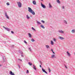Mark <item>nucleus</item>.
<instances>
[{
    "mask_svg": "<svg viewBox=\"0 0 75 75\" xmlns=\"http://www.w3.org/2000/svg\"><path fill=\"white\" fill-rule=\"evenodd\" d=\"M28 11H29V12H30V13H32L33 15H35V12H34V11L31 8L28 7Z\"/></svg>",
    "mask_w": 75,
    "mask_h": 75,
    "instance_id": "obj_1",
    "label": "nucleus"
},
{
    "mask_svg": "<svg viewBox=\"0 0 75 75\" xmlns=\"http://www.w3.org/2000/svg\"><path fill=\"white\" fill-rule=\"evenodd\" d=\"M17 4L19 8H21L22 7V4L20 2H17Z\"/></svg>",
    "mask_w": 75,
    "mask_h": 75,
    "instance_id": "obj_2",
    "label": "nucleus"
},
{
    "mask_svg": "<svg viewBox=\"0 0 75 75\" xmlns=\"http://www.w3.org/2000/svg\"><path fill=\"white\" fill-rule=\"evenodd\" d=\"M58 32L60 33H61L62 34H64L65 33V32L64 31H63L62 30H59L58 31Z\"/></svg>",
    "mask_w": 75,
    "mask_h": 75,
    "instance_id": "obj_3",
    "label": "nucleus"
},
{
    "mask_svg": "<svg viewBox=\"0 0 75 75\" xmlns=\"http://www.w3.org/2000/svg\"><path fill=\"white\" fill-rule=\"evenodd\" d=\"M5 17H6V18H7V19H9V17H8V15H7V13L6 12L5 13Z\"/></svg>",
    "mask_w": 75,
    "mask_h": 75,
    "instance_id": "obj_4",
    "label": "nucleus"
},
{
    "mask_svg": "<svg viewBox=\"0 0 75 75\" xmlns=\"http://www.w3.org/2000/svg\"><path fill=\"white\" fill-rule=\"evenodd\" d=\"M42 70L43 72H45L46 74H48V73L45 71V70L42 68Z\"/></svg>",
    "mask_w": 75,
    "mask_h": 75,
    "instance_id": "obj_5",
    "label": "nucleus"
},
{
    "mask_svg": "<svg viewBox=\"0 0 75 75\" xmlns=\"http://www.w3.org/2000/svg\"><path fill=\"white\" fill-rule=\"evenodd\" d=\"M41 6H42L43 8H46V7L45 6V5L42 4V3H41Z\"/></svg>",
    "mask_w": 75,
    "mask_h": 75,
    "instance_id": "obj_6",
    "label": "nucleus"
},
{
    "mask_svg": "<svg viewBox=\"0 0 75 75\" xmlns=\"http://www.w3.org/2000/svg\"><path fill=\"white\" fill-rule=\"evenodd\" d=\"M63 23H64V24H68L67 21L66 20H64Z\"/></svg>",
    "mask_w": 75,
    "mask_h": 75,
    "instance_id": "obj_7",
    "label": "nucleus"
},
{
    "mask_svg": "<svg viewBox=\"0 0 75 75\" xmlns=\"http://www.w3.org/2000/svg\"><path fill=\"white\" fill-rule=\"evenodd\" d=\"M59 38L60 40H62L65 39V38H63V37H62L61 36H59Z\"/></svg>",
    "mask_w": 75,
    "mask_h": 75,
    "instance_id": "obj_8",
    "label": "nucleus"
},
{
    "mask_svg": "<svg viewBox=\"0 0 75 75\" xmlns=\"http://www.w3.org/2000/svg\"><path fill=\"white\" fill-rule=\"evenodd\" d=\"M28 35L29 37L30 38H31V37H32V35H31V34L30 33H28Z\"/></svg>",
    "mask_w": 75,
    "mask_h": 75,
    "instance_id": "obj_9",
    "label": "nucleus"
},
{
    "mask_svg": "<svg viewBox=\"0 0 75 75\" xmlns=\"http://www.w3.org/2000/svg\"><path fill=\"white\" fill-rule=\"evenodd\" d=\"M49 8H52V5H51V3H49Z\"/></svg>",
    "mask_w": 75,
    "mask_h": 75,
    "instance_id": "obj_10",
    "label": "nucleus"
},
{
    "mask_svg": "<svg viewBox=\"0 0 75 75\" xmlns=\"http://www.w3.org/2000/svg\"><path fill=\"white\" fill-rule=\"evenodd\" d=\"M67 55H68V56H69V57H70V56H71V54H70V53L69 52L67 51Z\"/></svg>",
    "mask_w": 75,
    "mask_h": 75,
    "instance_id": "obj_11",
    "label": "nucleus"
},
{
    "mask_svg": "<svg viewBox=\"0 0 75 75\" xmlns=\"http://www.w3.org/2000/svg\"><path fill=\"white\" fill-rule=\"evenodd\" d=\"M33 3L34 5H36V1H33Z\"/></svg>",
    "mask_w": 75,
    "mask_h": 75,
    "instance_id": "obj_12",
    "label": "nucleus"
},
{
    "mask_svg": "<svg viewBox=\"0 0 75 75\" xmlns=\"http://www.w3.org/2000/svg\"><path fill=\"white\" fill-rule=\"evenodd\" d=\"M10 74L11 75H15L14 73H13L11 71L10 72Z\"/></svg>",
    "mask_w": 75,
    "mask_h": 75,
    "instance_id": "obj_13",
    "label": "nucleus"
},
{
    "mask_svg": "<svg viewBox=\"0 0 75 75\" xmlns=\"http://www.w3.org/2000/svg\"><path fill=\"white\" fill-rule=\"evenodd\" d=\"M45 47H46V48H47V49H48L50 48V46H49V45H46Z\"/></svg>",
    "mask_w": 75,
    "mask_h": 75,
    "instance_id": "obj_14",
    "label": "nucleus"
},
{
    "mask_svg": "<svg viewBox=\"0 0 75 75\" xmlns=\"http://www.w3.org/2000/svg\"><path fill=\"white\" fill-rule=\"evenodd\" d=\"M37 23L38 25H40L41 24V23H40V22L37 21Z\"/></svg>",
    "mask_w": 75,
    "mask_h": 75,
    "instance_id": "obj_15",
    "label": "nucleus"
},
{
    "mask_svg": "<svg viewBox=\"0 0 75 75\" xmlns=\"http://www.w3.org/2000/svg\"><path fill=\"white\" fill-rule=\"evenodd\" d=\"M71 32L72 33H75V29L72 30H71Z\"/></svg>",
    "mask_w": 75,
    "mask_h": 75,
    "instance_id": "obj_16",
    "label": "nucleus"
},
{
    "mask_svg": "<svg viewBox=\"0 0 75 75\" xmlns=\"http://www.w3.org/2000/svg\"><path fill=\"white\" fill-rule=\"evenodd\" d=\"M3 62H5V60H6V57H3Z\"/></svg>",
    "mask_w": 75,
    "mask_h": 75,
    "instance_id": "obj_17",
    "label": "nucleus"
},
{
    "mask_svg": "<svg viewBox=\"0 0 75 75\" xmlns=\"http://www.w3.org/2000/svg\"><path fill=\"white\" fill-rule=\"evenodd\" d=\"M51 42L50 43V44H51V45H54V42H53V41L52 40H51Z\"/></svg>",
    "mask_w": 75,
    "mask_h": 75,
    "instance_id": "obj_18",
    "label": "nucleus"
},
{
    "mask_svg": "<svg viewBox=\"0 0 75 75\" xmlns=\"http://www.w3.org/2000/svg\"><path fill=\"white\" fill-rule=\"evenodd\" d=\"M26 18H27V19H30V17H29V16H28V15H26Z\"/></svg>",
    "mask_w": 75,
    "mask_h": 75,
    "instance_id": "obj_19",
    "label": "nucleus"
},
{
    "mask_svg": "<svg viewBox=\"0 0 75 75\" xmlns=\"http://www.w3.org/2000/svg\"><path fill=\"white\" fill-rule=\"evenodd\" d=\"M40 27L42 28H43V29H44L45 28V27H44V25H40Z\"/></svg>",
    "mask_w": 75,
    "mask_h": 75,
    "instance_id": "obj_20",
    "label": "nucleus"
},
{
    "mask_svg": "<svg viewBox=\"0 0 75 75\" xmlns=\"http://www.w3.org/2000/svg\"><path fill=\"white\" fill-rule=\"evenodd\" d=\"M56 1L57 2V3H58L59 4H60V3H61V2H60V1H59V0H57Z\"/></svg>",
    "mask_w": 75,
    "mask_h": 75,
    "instance_id": "obj_21",
    "label": "nucleus"
},
{
    "mask_svg": "<svg viewBox=\"0 0 75 75\" xmlns=\"http://www.w3.org/2000/svg\"><path fill=\"white\" fill-rule=\"evenodd\" d=\"M33 69H35L36 71L37 70V69L35 68V66L34 65H33Z\"/></svg>",
    "mask_w": 75,
    "mask_h": 75,
    "instance_id": "obj_22",
    "label": "nucleus"
},
{
    "mask_svg": "<svg viewBox=\"0 0 75 75\" xmlns=\"http://www.w3.org/2000/svg\"><path fill=\"white\" fill-rule=\"evenodd\" d=\"M6 30L7 31H9L10 30V29L8 28H6Z\"/></svg>",
    "mask_w": 75,
    "mask_h": 75,
    "instance_id": "obj_23",
    "label": "nucleus"
},
{
    "mask_svg": "<svg viewBox=\"0 0 75 75\" xmlns=\"http://www.w3.org/2000/svg\"><path fill=\"white\" fill-rule=\"evenodd\" d=\"M28 49L30 51H32V49H31V48L30 47H29Z\"/></svg>",
    "mask_w": 75,
    "mask_h": 75,
    "instance_id": "obj_24",
    "label": "nucleus"
},
{
    "mask_svg": "<svg viewBox=\"0 0 75 75\" xmlns=\"http://www.w3.org/2000/svg\"><path fill=\"white\" fill-rule=\"evenodd\" d=\"M53 40L54 41V42H56V39L55 38H54L53 39Z\"/></svg>",
    "mask_w": 75,
    "mask_h": 75,
    "instance_id": "obj_25",
    "label": "nucleus"
},
{
    "mask_svg": "<svg viewBox=\"0 0 75 75\" xmlns=\"http://www.w3.org/2000/svg\"><path fill=\"white\" fill-rule=\"evenodd\" d=\"M28 64L30 65L31 66L32 65V63H31L29 62H28Z\"/></svg>",
    "mask_w": 75,
    "mask_h": 75,
    "instance_id": "obj_26",
    "label": "nucleus"
},
{
    "mask_svg": "<svg viewBox=\"0 0 75 75\" xmlns=\"http://www.w3.org/2000/svg\"><path fill=\"white\" fill-rule=\"evenodd\" d=\"M32 29L33 30V31H35V29H34L33 27L32 28Z\"/></svg>",
    "mask_w": 75,
    "mask_h": 75,
    "instance_id": "obj_27",
    "label": "nucleus"
},
{
    "mask_svg": "<svg viewBox=\"0 0 75 75\" xmlns=\"http://www.w3.org/2000/svg\"><path fill=\"white\" fill-rule=\"evenodd\" d=\"M62 9H64L65 8V6H62Z\"/></svg>",
    "mask_w": 75,
    "mask_h": 75,
    "instance_id": "obj_28",
    "label": "nucleus"
},
{
    "mask_svg": "<svg viewBox=\"0 0 75 75\" xmlns=\"http://www.w3.org/2000/svg\"><path fill=\"white\" fill-rule=\"evenodd\" d=\"M31 41L32 42H34V41H35V40H34V39H31Z\"/></svg>",
    "mask_w": 75,
    "mask_h": 75,
    "instance_id": "obj_29",
    "label": "nucleus"
},
{
    "mask_svg": "<svg viewBox=\"0 0 75 75\" xmlns=\"http://www.w3.org/2000/svg\"><path fill=\"white\" fill-rule=\"evenodd\" d=\"M48 69H49V72H51V70H50V68L48 67Z\"/></svg>",
    "mask_w": 75,
    "mask_h": 75,
    "instance_id": "obj_30",
    "label": "nucleus"
},
{
    "mask_svg": "<svg viewBox=\"0 0 75 75\" xmlns=\"http://www.w3.org/2000/svg\"><path fill=\"white\" fill-rule=\"evenodd\" d=\"M41 21V22H42V23H45V21L43 20Z\"/></svg>",
    "mask_w": 75,
    "mask_h": 75,
    "instance_id": "obj_31",
    "label": "nucleus"
},
{
    "mask_svg": "<svg viewBox=\"0 0 75 75\" xmlns=\"http://www.w3.org/2000/svg\"><path fill=\"white\" fill-rule=\"evenodd\" d=\"M24 42L25 43V44H27V42H26L25 40H24Z\"/></svg>",
    "mask_w": 75,
    "mask_h": 75,
    "instance_id": "obj_32",
    "label": "nucleus"
},
{
    "mask_svg": "<svg viewBox=\"0 0 75 75\" xmlns=\"http://www.w3.org/2000/svg\"><path fill=\"white\" fill-rule=\"evenodd\" d=\"M6 5H7V6H9V5H10V4L8 3H6Z\"/></svg>",
    "mask_w": 75,
    "mask_h": 75,
    "instance_id": "obj_33",
    "label": "nucleus"
},
{
    "mask_svg": "<svg viewBox=\"0 0 75 75\" xmlns=\"http://www.w3.org/2000/svg\"><path fill=\"white\" fill-rule=\"evenodd\" d=\"M26 73L27 74H28V73H29V71H28V70H27V72H26Z\"/></svg>",
    "mask_w": 75,
    "mask_h": 75,
    "instance_id": "obj_34",
    "label": "nucleus"
},
{
    "mask_svg": "<svg viewBox=\"0 0 75 75\" xmlns=\"http://www.w3.org/2000/svg\"><path fill=\"white\" fill-rule=\"evenodd\" d=\"M18 60H19V61H21V62H22V60L20 59H18Z\"/></svg>",
    "mask_w": 75,
    "mask_h": 75,
    "instance_id": "obj_35",
    "label": "nucleus"
},
{
    "mask_svg": "<svg viewBox=\"0 0 75 75\" xmlns=\"http://www.w3.org/2000/svg\"><path fill=\"white\" fill-rule=\"evenodd\" d=\"M51 58H55V57H52Z\"/></svg>",
    "mask_w": 75,
    "mask_h": 75,
    "instance_id": "obj_36",
    "label": "nucleus"
},
{
    "mask_svg": "<svg viewBox=\"0 0 75 75\" xmlns=\"http://www.w3.org/2000/svg\"><path fill=\"white\" fill-rule=\"evenodd\" d=\"M11 33H12V34H14V32H13V31H11Z\"/></svg>",
    "mask_w": 75,
    "mask_h": 75,
    "instance_id": "obj_37",
    "label": "nucleus"
},
{
    "mask_svg": "<svg viewBox=\"0 0 75 75\" xmlns=\"http://www.w3.org/2000/svg\"><path fill=\"white\" fill-rule=\"evenodd\" d=\"M3 28H5V29H6V28L5 27H4V26H3Z\"/></svg>",
    "mask_w": 75,
    "mask_h": 75,
    "instance_id": "obj_38",
    "label": "nucleus"
},
{
    "mask_svg": "<svg viewBox=\"0 0 75 75\" xmlns=\"http://www.w3.org/2000/svg\"><path fill=\"white\" fill-rule=\"evenodd\" d=\"M65 68H66V69H67V68H67V66H66V65H65Z\"/></svg>",
    "mask_w": 75,
    "mask_h": 75,
    "instance_id": "obj_39",
    "label": "nucleus"
},
{
    "mask_svg": "<svg viewBox=\"0 0 75 75\" xmlns=\"http://www.w3.org/2000/svg\"><path fill=\"white\" fill-rule=\"evenodd\" d=\"M52 57H55V55L53 54L52 56Z\"/></svg>",
    "mask_w": 75,
    "mask_h": 75,
    "instance_id": "obj_40",
    "label": "nucleus"
},
{
    "mask_svg": "<svg viewBox=\"0 0 75 75\" xmlns=\"http://www.w3.org/2000/svg\"><path fill=\"white\" fill-rule=\"evenodd\" d=\"M21 57H24V56L23 55V54H21Z\"/></svg>",
    "mask_w": 75,
    "mask_h": 75,
    "instance_id": "obj_41",
    "label": "nucleus"
},
{
    "mask_svg": "<svg viewBox=\"0 0 75 75\" xmlns=\"http://www.w3.org/2000/svg\"><path fill=\"white\" fill-rule=\"evenodd\" d=\"M18 67L19 68H20V66L19 65H18Z\"/></svg>",
    "mask_w": 75,
    "mask_h": 75,
    "instance_id": "obj_42",
    "label": "nucleus"
},
{
    "mask_svg": "<svg viewBox=\"0 0 75 75\" xmlns=\"http://www.w3.org/2000/svg\"><path fill=\"white\" fill-rule=\"evenodd\" d=\"M40 68H41V65H40Z\"/></svg>",
    "mask_w": 75,
    "mask_h": 75,
    "instance_id": "obj_43",
    "label": "nucleus"
},
{
    "mask_svg": "<svg viewBox=\"0 0 75 75\" xmlns=\"http://www.w3.org/2000/svg\"><path fill=\"white\" fill-rule=\"evenodd\" d=\"M52 53H53V54H55V52H54V51H52Z\"/></svg>",
    "mask_w": 75,
    "mask_h": 75,
    "instance_id": "obj_44",
    "label": "nucleus"
},
{
    "mask_svg": "<svg viewBox=\"0 0 75 75\" xmlns=\"http://www.w3.org/2000/svg\"><path fill=\"white\" fill-rule=\"evenodd\" d=\"M19 53H21V51H19Z\"/></svg>",
    "mask_w": 75,
    "mask_h": 75,
    "instance_id": "obj_45",
    "label": "nucleus"
},
{
    "mask_svg": "<svg viewBox=\"0 0 75 75\" xmlns=\"http://www.w3.org/2000/svg\"><path fill=\"white\" fill-rule=\"evenodd\" d=\"M40 62V64H42V62Z\"/></svg>",
    "mask_w": 75,
    "mask_h": 75,
    "instance_id": "obj_46",
    "label": "nucleus"
},
{
    "mask_svg": "<svg viewBox=\"0 0 75 75\" xmlns=\"http://www.w3.org/2000/svg\"><path fill=\"white\" fill-rule=\"evenodd\" d=\"M51 51H52V52L53 51V49H52Z\"/></svg>",
    "mask_w": 75,
    "mask_h": 75,
    "instance_id": "obj_47",
    "label": "nucleus"
},
{
    "mask_svg": "<svg viewBox=\"0 0 75 75\" xmlns=\"http://www.w3.org/2000/svg\"><path fill=\"white\" fill-rule=\"evenodd\" d=\"M42 1H43V0H41Z\"/></svg>",
    "mask_w": 75,
    "mask_h": 75,
    "instance_id": "obj_48",
    "label": "nucleus"
},
{
    "mask_svg": "<svg viewBox=\"0 0 75 75\" xmlns=\"http://www.w3.org/2000/svg\"><path fill=\"white\" fill-rule=\"evenodd\" d=\"M0 67H1V65L0 64Z\"/></svg>",
    "mask_w": 75,
    "mask_h": 75,
    "instance_id": "obj_49",
    "label": "nucleus"
}]
</instances>
